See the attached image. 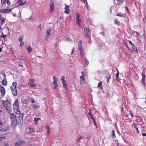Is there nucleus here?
I'll return each mask as SVG.
<instances>
[{
    "mask_svg": "<svg viewBox=\"0 0 146 146\" xmlns=\"http://www.w3.org/2000/svg\"><path fill=\"white\" fill-rule=\"evenodd\" d=\"M82 42L80 40L78 43V49L80 51V54L82 57L84 56V50L82 46Z\"/></svg>",
    "mask_w": 146,
    "mask_h": 146,
    "instance_id": "f257e3e1",
    "label": "nucleus"
},
{
    "mask_svg": "<svg viewBox=\"0 0 146 146\" xmlns=\"http://www.w3.org/2000/svg\"><path fill=\"white\" fill-rule=\"evenodd\" d=\"M13 109L15 111H17L19 110V107L18 103V99H16L14 102L13 105Z\"/></svg>",
    "mask_w": 146,
    "mask_h": 146,
    "instance_id": "f03ea898",
    "label": "nucleus"
},
{
    "mask_svg": "<svg viewBox=\"0 0 146 146\" xmlns=\"http://www.w3.org/2000/svg\"><path fill=\"white\" fill-rule=\"evenodd\" d=\"M3 105L5 107L6 109L9 112H11V108L9 105L7 104V103L5 101L3 100L2 102Z\"/></svg>",
    "mask_w": 146,
    "mask_h": 146,
    "instance_id": "7ed1b4c3",
    "label": "nucleus"
},
{
    "mask_svg": "<svg viewBox=\"0 0 146 146\" xmlns=\"http://www.w3.org/2000/svg\"><path fill=\"white\" fill-rule=\"evenodd\" d=\"M11 120L12 123L15 124L17 123L16 116L14 113H11L10 116Z\"/></svg>",
    "mask_w": 146,
    "mask_h": 146,
    "instance_id": "20e7f679",
    "label": "nucleus"
},
{
    "mask_svg": "<svg viewBox=\"0 0 146 146\" xmlns=\"http://www.w3.org/2000/svg\"><path fill=\"white\" fill-rule=\"evenodd\" d=\"M24 38L23 36H20L18 38V41L20 43L19 46L20 47H21L24 44V42L23 40Z\"/></svg>",
    "mask_w": 146,
    "mask_h": 146,
    "instance_id": "39448f33",
    "label": "nucleus"
},
{
    "mask_svg": "<svg viewBox=\"0 0 146 146\" xmlns=\"http://www.w3.org/2000/svg\"><path fill=\"white\" fill-rule=\"evenodd\" d=\"M49 5L50 6V12H52L54 9V5L53 0H51L50 2Z\"/></svg>",
    "mask_w": 146,
    "mask_h": 146,
    "instance_id": "423d86ee",
    "label": "nucleus"
},
{
    "mask_svg": "<svg viewBox=\"0 0 146 146\" xmlns=\"http://www.w3.org/2000/svg\"><path fill=\"white\" fill-rule=\"evenodd\" d=\"M0 91L1 93V96L3 97L5 94V90L3 87L0 85Z\"/></svg>",
    "mask_w": 146,
    "mask_h": 146,
    "instance_id": "0eeeda50",
    "label": "nucleus"
},
{
    "mask_svg": "<svg viewBox=\"0 0 146 146\" xmlns=\"http://www.w3.org/2000/svg\"><path fill=\"white\" fill-rule=\"evenodd\" d=\"M29 82L28 83L29 85L32 87H34L36 85L35 84V81L33 79H29Z\"/></svg>",
    "mask_w": 146,
    "mask_h": 146,
    "instance_id": "6e6552de",
    "label": "nucleus"
},
{
    "mask_svg": "<svg viewBox=\"0 0 146 146\" xmlns=\"http://www.w3.org/2000/svg\"><path fill=\"white\" fill-rule=\"evenodd\" d=\"M142 81H141V84L144 87H145V80L146 78V76L144 74H142Z\"/></svg>",
    "mask_w": 146,
    "mask_h": 146,
    "instance_id": "1a4fd4ad",
    "label": "nucleus"
},
{
    "mask_svg": "<svg viewBox=\"0 0 146 146\" xmlns=\"http://www.w3.org/2000/svg\"><path fill=\"white\" fill-rule=\"evenodd\" d=\"M89 31L86 27H85L84 28V33L85 36L86 37H89V35L88 34Z\"/></svg>",
    "mask_w": 146,
    "mask_h": 146,
    "instance_id": "9d476101",
    "label": "nucleus"
},
{
    "mask_svg": "<svg viewBox=\"0 0 146 146\" xmlns=\"http://www.w3.org/2000/svg\"><path fill=\"white\" fill-rule=\"evenodd\" d=\"M9 128L8 127H0V131L6 132L9 130Z\"/></svg>",
    "mask_w": 146,
    "mask_h": 146,
    "instance_id": "9b49d317",
    "label": "nucleus"
},
{
    "mask_svg": "<svg viewBox=\"0 0 146 146\" xmlns=\"http://www.w3.org/2000/svg\"><path fill=\"white\" fill-rule=\"evenodd\" d=\"M17 86V83L15 82H13L12 83V84L11 85V90H16V87Z\"/></svg>",
    "mask_w": 146,
    "mask_h": 146,
    "instance_id": "f8f14e48",
    "label": "nucleus"
},
{
    "mask_svg": "<svg viewBox=\"0 0 146 146\" xmlns=\"http://www.w3.org/2000/svg\"><path fill=\"white\" fill-rule=\"evenodd\" d=\"M85 77H83L82 76H80V83L82 85H83L85 84L86 80Z\"/></svg>",
    "mask_w": 146,
    "mask_h": 146,
    "instance_id": "ddd939ff",
    "label": "nucleus"
},
{
    "mask_svg": "<svg viewBox=\"0 0 146 146\" xmlns=\"http://www.w3.org/2000/svg\"><path fill=\"white\" fill-rule=\"evenodd\" d=\"M64 13L66 14H68L69 12V6L68 5H66L64 8Z\"/></svg>",
    "mask_w": 146,
    "mask_h": 146,
    "instance_id": "4468645a",
    "label": "nucleus"
},
{
    "mask_svg": "<svg viewBox=\"0 0 146 146\" xmlns=\"http://www.w3.org/2000/svg\"><path fill=\"white\" fill-rule=\"evenodd\" d=\"M51 31V28L48 29L46 31V36H50L51 34L50 33Z\"/></svg>",
    "mask_w": 146,
    "mask_h": 146,
    "instance_id": "2eb2a0df",
    "label": "nucleus"
},
{
    "mask_svg": "<svg viewBox=\"0 0 146 146\" xmlns=\"http://www.w3.org/2000/svg\"><path fill=\"white\" fill-rule=\"evenodd\" d=\"M13 94L15 96H16L17 95V90H11Z\"/></svg>",
    "mask_w": 146,
    "mask_h": 146,
    "instance_id": "dca6fc26",
    "label": "nucleus"
},
{
    "mask_svg": "<svg viewBox=\"0 0 146 146\" xmlns=\"http://www.w3.org/2000/svg\"><path fill=\"white\" fill-rule=\"evenodd\" d=\"M53 84H57V79L56 78L55 76L53 77Z\"/></svg>",
    "mask_w": 146,
    "mask_h": 146,
    "instance_id": "f3484780",
    "label": "nucleus"
},
{
    "mask_svg": "<svg viewBox=\"0 0 146 146\" xmlns=\"http://www.w3.org/2000/svg\"><path fill=\"white\" fill-rule=\"evenodd\" d=\"M117 16L122 17H124L125 16V14H123L121 13H119L117 14Z\"/></svg>",
    "mask_w": 146,
    "mask_h": 146,
    "instance_id": "a211bd4d",
    "label": "nucleus"
},
{
    "mask_svg": "<svg viewBox=\"0 0 146 146\" xmlns=\"http://www.w3.org/2000/svg\"><path fill=\"white\" fill-rule=\"evenodd\" d=\"M77 20L76 23L78 24V26H80V23L81 22V20L80 19H76Z\"/></svg>",
    "mask_w": 146,
    "mask_h": 146,
    "instance_id": "6ab92c4d",
    "label": "nucleus"
},
{
    "mask_svg": "<svg viewBox=\"0 0 146 146\" xmlns=\"http://www.w3.org/2000/svg\"><path fill=\"white\" fill-rule=\"evenodd\" d=\"M2 83L3 85L6 86L7 84V82L6 79H4L2 81Z\"/></svg>",
    "mask_w": 146,
    "mask_h": 146,
    "instance_id": "aec40b11",
    "label": "nucleus"
},
{
    "mask_svg": "<svg viewBox=\"0 0 146 146\" xmlns=\"http://www.w3.org/2000/svg\"><path fill=\"white\" fill-rule=\"evenodd\" d=\"M132 47L133 50L135 51V52H138V50H137V47H136L135 45H133V46H132Z\"/></svg>",
    "mask_w": 146,
    "mask_h": 146,
    "instance_id": "412c9836",
    "label": "nucleus"
},
{
    "mask_svg": "<svg viewBox=\"0 0 146 146\" xmlns=\"http://www.w3.org/2000/svg\"><path fill=\"white\" fill-rule=\"evenodd\" d=\"M7 0H1V2L3 6L5 5L6 4Z\"/></svg>",
    "mask_w": 146,
    "mask_h": 146,
    "instance_id": "4be33fe9",
    "label": "nucleus"
},
{
    "mask_svg": "<svg viewBox=\"0 0 146 146\" xmlns=\"http://www.w3.org/2000/svg\"><path fill=\"white\" fill-rule=\"evenodd\" d=\"M98 87H99L101 89H103V87L102 85V82H100L98 84Z\"/></svg>",
    "mask_w": 146,
    "mask_h": 146,
    "instance_id": "5701e85b",
    "label": "nucleus"
},
{
    "mask_svg": "<svg viewBox=\"0 0 146 146\" xmlns=\"http://www.w3.org/2000/svg\"><path fill=\"white\" fill-rule=\"evenodd\" d=\"M112 137L113 138L115 137V131L114 130H113L111 131Z\"/></svg>",
    "mask_w": 146,
    "mask_h": 146,
    "instance_id": "b1692460",
    "label": "nucleus"
},
{
    "mask_svg": "<svg viewBox=\"0 0 146 146\" xmlns=\"http://www.w3.org/2000/svg\"><path fill=\"white\" fill-rule=\"evenodd\" d=\"M0 20H1V24H0V25L1 24V25H2L5 22V19L3 18H1V19H0Z\"/></svg>",
    "mask_w": 146,
    "mask_h": 146,
    "instance_id": "393cba45",
    "label": "nucleus"
},
{
    "mask_svg": "<svg viewBox=\"0 0 146 146\" xmlns=\"http://www.w3.org/2000/svg\"><path fill=\"white\" fill-rule=\"evenodd\" d=\"M12 9H5V13H9L12 11Z\"/></svg>",
    "mask_w": 146,
    "mask_h": 146,
    "instance_id": "a878e982",
    "label": "nucleus"
},
{
    "mask_svg": "<svg viewBox=\"0 0 146 146\" xmlns=\"http://www.w3.org/2000/svg\"><path fill=\"white\" fill-rule=\"evenodd\" d=\"M115 24H117L118 25H120V22L119 21H117L116 19H115Z\"/></svg>",
    "mask_w": 146,
    "mask_h": 146,
    "instance_id": "bb28decb",
    "label": "nucleus"
},
{
    "mask_svg": "<svg viewBox=\"0 0 146 146\" xmlns=\"http://www.w3.org/2000/svg\"><path fill=\"white\" fill-rule=\"evenodd\" d=\"M27 49L29 53H30L32 51V48L30 46L28 47Z\"/></svg>",
    "mask_w": 146,
    "mask_h": 146,
    "instance_id": "cd10ccee",
    "label": "nucleus"
},
{
    "mask_svg": "<svg viewBox=\"0 0 146 146\" xmlns=\"http://www.w3.org/2000/svg\"><path fill=\"white\" fill-rule=\"evenodd\" d=\"M111 78V76L109 75L106 78L107 82L108 83L109 82V80Z\"/></svg>",
    "mask_w": 146,
    "mask_h": 146,
    "instance_id": "c85d7f7f",
    "label": "nucleus"
},
{
    "mask_svg": "<svg viewBox=\"0 0 146 146\" xmlns=\"http://www.w3.org/2000/svg\"><path fill=\"white\" fill-rule=\"evenodd\" d=\"M33 106L34 108L36 109H37L40 108V107L39 106H38L35 104H33Z\"/></svg>",
    "mask_w": 146,
    "mask_h": 146,
    "instance_id": "c756f323",
    "label": "nucleus"
},
{
    "mask_svg": "<svg viewBox=\"0 0 146 146\" xmlns=\"http://www.w3.org/2000/svg\"><path fill=\"white\" fill-rule=\"evenodd\" d=\"M118 76H119V73L118 71H117V73L115 75L116 79L117 80H119V78L118 77Z\"/></svg>",
    "mask_w": 146,
    "mask_h": 146,
    "instance_id": "7c9ffc66",
    "label": "nucleus"
},
{
    "mask_svg": "<svg viewBox=\"0 0 146 146\" xmlns=\"http://www.w3.org/2000/svg\"><path fill=\"white\" fill-rule=\"evenodd\" d=\"M88 63H89L88 61L87 60H86L85 62V64H84V67H86L88 65Z\"/></svg>",
    "mask_w": 146,
    "mask_h": 146,
    "instance_id": "2f4dec72",
    "label": "nucleus"
},
{
    "mask_svg": "<svg viewBox=\"0 0 146 146\" xmlns=\"http://www.w3.org/2000/svg\"><path fill=\"white\" fill-rule=\"evenodd\" d=\"M63 87L65 90H66L67 89V84L66 83L63 85Z\"/></svg>",
    "mask_w": 146,
    "mask_h": 146,
    "instance_id": "473e14b6",
    "label": "nucleus"
},
{
    "mask_svg": "<svg viewBox=\"0 0 146 146\" xmlns=\"http://www.w3.org/2000/svg\"><path fill=\"white\" fill-rule=\"evenodd\" d=\"M0 12L1 13H5V9H0Z\"/></svg>",
    "mask_w": 146,
    "mask_h": 146,
    "instance_id": "72a5a7b5",
    "label": "nucleus"
},
{
    "mask_svg": "<svg viewBox=\"0 0 146 146\" xmlns=\"http://www.w3.org/2000/svg\"><path fill=\"white\" fill-rule=\"evenodd\" d=\"M122 3V2H121V1H120L119 3H115L116 4V5H115L117 7H119L121 5V3Z\"/></svg>",
    "mask_w": 146,
    "mask_h": 146,
    "instance_id": "f704fd0d",
    "label": "nucleus"
},
{
    "mask_svg": "<svg viewBox=\"0 0 146 146\" xmlns=\"http://www.w3.org/2000/svg\"><path fill=\"white\" fill-rule=\"evenodd\" d=\"M83 138V137L82 136H80V137H79V138H78L77 139V142H79L80 140L82 139Z\"/></svg>",
    "mask_w": 146,
    "mask_h": 146,
    "instance_id": "c9c22d12",
    "label": "nucleus"
},
{
    "mask_svg": "<svg viewBox=\"0 0 146 146\" xmlns=\"http://www.w3.org/2000/svg\"><path fill=\"white\" fill-rule=\"evenodd\" d=\"M35 129L33 128H30L29 129V131L31 132H33L35 131Z\"/></svg>",
    "mask_w": 146,
    "mask_h": 146,
    "instance_id": "e433bc0d",
    "label": "nucleus"
},
{
    "mask_svg": "<svg viewBox=\"0 0 146 146\" xmlns=\"http://www.w3.org/2000/svg\"><path fill=\"white\" fill-rule=\"evenodd\" d=\"M22 102L24 104H27L28 103V100H27L25 99L24 100H23L22 101Z\"/></svg>",
    "mask_w": 146,
    "mask_h": 146,
    "instance_id": "4c0bfd02",
    "label": "nucleus"
},
{
    "mask_svg": "<svg viewBox=\"0 0 146 146\" xmlns=\"http://www.w3.org/2000/svg\"><path fill=\"white\" fill-rule=\"evenodd\" d=\"M34 119L35 122H38L39 121V120H40V119L35 117L34 118Z\"/></svg>",
    "mask_w": 146,
    "mask_h": 146,
    "instance_id": "58836bf2",
    "label": "nucleus"
},
{
    "mask_svg": "<svg viewBox=\"0 0 146 146\" xmlns=\"http://www.w3.org/2000/svg\"><path fill=\"white\" fill-rule=\"evenodd\" d=\"M65 77L63 76H61V78L60 79V80L61 81H65Z\"/></svg>",
    "mask_w": 146,
    "mask_h": 146,
    "instance_id": "ea45409f",
    "label": "nucleus"
},
{
    "mask_svg": "<svg viewBox=\"0 0 146 146\" xmlns=\"http://www.w3.org/2000/svg\"><path fill=\"white\" fill-rule=\"evenodd\" d=\"M53 84L54 85V86L53 87L54 89H56L58 87V85L57 84Z\"/></svg>",
    "mask_w": 146,
    "mask_h": 146,
    "instance_id": "a19ab883",
    "label": "nucleus"
},
{
    "mask_svg": "<svg viewBox=\"0 0 146 146\" xmlns=\"http://www.w3.org/2000/svg\"><path fill=\"white\" fill-rule=\"evenodd\" d=\"M90 117L91 119L94 122L95 121V119L93 115H91Z\"/></svg>",
    "mask_w": 146,
    "mask_h": 146,
    "instance_id": "79ce46f5",
    "label": "nucleus"
},
{
    "mask_svg": "<svg viewBox=\"0 0 146 146\" xmlns=\"http://www.w3.org/2000/svg\"><path fill=\"white\" fill-rule=\"evenodd\" d=\"M76 15L77 16L76 17V19H79V18L80 17V15H79V14L78 13H76Z\"/></svg>",
    "mask_w": 146,
    "mask_h": 146,
    "instance_id": "37998d69",
    "label": "nucleus"
},
{
    "mask_svg": "<svg viewBox=\"0 0 146 146\" xmlns=\"http://www.w3.org/2000/svg\"><path fill=\"white\" fill-rule=\"evenodd\" d=\"M81 74H82V75L81 76H82L83 77H85V74L84 72L83 71H82L81 72Z\"/></svg>",
    "mask_w": 146,
    "mask_h": 146,
    "instance_id": "c03bdc74",
    "label": "nucleus"
},
{
    "mask_svg": "<svg viewBox=\"0 0 146 146\" xmlns=\"http://www.w3.org/2000/svg\"><path fill=\"white\" fill-rule=\"evenodd\" d=\"M20 143L22 145H24L25 144V142L23 141H21L20 142Z\"/></svg>",
    "mask_w": 146,
    "mask_h": 146,
    "instance_id": "a18cd8bd",
    "label": "nucleus"
},
{
    "mask_svg": "<svg viewBox=\"0 0 146 146\" xmlns=\"http://www.w3.org/2000/svg\"><path fill=\"white\" fill-rule=\"evenodd\" d=\"M15 146H21L19 142L15 143Z\"/></svg>",
    "mask_w": 146,
    "mask_h": 146,
    "instance_id": "49530a36",
    "label": "nucleus"
},
{
    "mask_svg": "<svg viewBox=\"0 0 146 146\" xmlns=\"http://www.w3.org/2000/svg\"><path fill=\"white\" fill-rule=\"evenodd\" d=\"M128 42L129 44L132 46L134 45V44L130 40H129Z\"/></svg>",
    "mask_w": 146,
    "mask_h": 146,
    "instance_id": "de8ad7c7",
    "label": "nucleus"
},
{
    "mask_svg": "<svg viewBox=\"0 0 146 146\" xmlns=\"http://www.w3.org/2000/svg\"><path fill=\"white\" fill-rule=\"evenodd\" d=\"M6 3H7L8 6L10 4V2L9 0H7Z\"/></svg>",
    "mask_w": 146,
    "mask_h": 146,
    "instance_id": "09e8293b",
    "label": "nucleus"
},
{
    "mask_svg": "<svg viewBox=\"0 0 146 146\" xmlns=\"http://www.w3.org/2000/svg\"><path fill=\"white\" fill-rule=\"evenodd\" d=\"M50 130L47 131V133L46 135H47V136L48 137L49 136V134H50Z\"/></svg>",
    "mask_w": 146,
    "mask_h": 146,
    "instance_id": "8fccbe9b",
    "label": "nucleus"
},
{
    "mask_svg": "<svg viewBox=\"0 0 146 146\" xmlns=\"http://www.w3.org/2000/svg\"><path fill=\"white\" fill-rule=\"evenodd\" d=\"M50 36H48L46 35L45 36V40L46 41H47L48 40V37Z\"/></svg>",
    "mask_w": 146,
    "mask_h": 146,
    "instance_id": "3c124183",
    "label": "nucleus"
},
{
    "mask_svg": "<svg viewBox=\"0 0 146 146\" xmlns=\"http://www.w3.org/2000/svg\"><path fill=\"white\" fill-rule=\"evenodd\" d=\"M45 129L47 131L49 130L50 129V128L48 125H47L46 126Z\"/></svg>",
    "mask_w": 146,
    "mask_h": 146,
    "instance_id": "603ef678",
    "label": "nucleus"
},
{
    "mask_svg": "<svg viewBox=\"0 0 146 146\" xmlns=\"http://www.w3.org/2000/svg\"><path fill=\"white\" fill-rule=\"evenodd\" d=\"M135 127L136 129V131H137V133H139V131L137 127L135 126Z\"/></svg>",
    "mask_w": 146,
    "mask_h": 146,
    "instance_id": "864d4df0",
    "label": "nucleus"
},
{
    "mask_svg": "<svg viewBox=\"0 0 146 146\" xmlns=\"http://www.w3.org/2000/svg\"><path fill=\"white\" fill-rule=\"evenodd\" d=\"M1 34H2V38H6V37H7V36L6 35H3V33H1Z\"/></svg>",
    "mask_w": 146,
    "mask_h": 146,
    "instance_id": "5fc2aeb1",
    "label": "nucleus"
},
{
    "mask_svg": "<svg viewBox=\"0 0 146 146\" xmlns=\"http://www.w3.org/2000/svg\"><path fill=\"white\" fill-rule=\"evenodd\" d=\"M6 137H0V141H2L3 139H5Z\"/></svg>",
    "mask_w": 146,
    "mask_h": 146,
    "instance_id": "6e6d98bb",
    "label": "nucleus"
},
{
    "mask_svg": "<svg viewBox=\"0 0 146 146\" xmlns=\"http://www.w3.org/2000/svg\"><path fill=\"white\" fill-rule=\"evenodd\" d=\"M91 110L90 109L89 110L90 112L89 113H88V114L89 115V116H90V117L91 115H92L91 114V113L90 112Z\"/></svg>",
    "mask_w": 146,
    "mask_h": 146,
    "instance_id": "4d7b16f0",
    "label": "nucleus"
},
{
    "mask_svg": "<svg viewBox=\"0 0 146 146\" xmlns=\"http://www.w3.org/2000/svg\"><path fill=\"white\" fill-rule=\"evenodd\" d=\"M129 115H130L131 116V117H133V114L130 111V112L129 113Z\"/></svg>",
    "mask_w": 146,
    "mask_h": 146,
    "instance_id": "13d9d810",
    "label": "nucleus"
},
{
    "mask_svg": "<svg viewBox=\"0 0 146 146\" xmlns=\"http://www.w3.org/2000/svg\"><path fill=\"white\" fill-rule=\"evenodd\" d=\"M74 50H75L74 47L72 49V52L71 53V54H73V53H74Z\"/></svg>",
    "mask_w": 146,
    "mask_h": 146,
    "instance_id": "bf43d9fd",
    "label": "nucleus"
},
{
    "mask_svg": "<svg viewBox=\"0 0 146 146\" xmlns=\"http://www.w3.org/2000/svg\"><path fill=\"white\" fill-rule=\"evenodd\" d=\"M62 81V83L63 84V85L66 83V80L62 81Z\"/></svg>",
    "mask_w": 146,
    "mask_h": 146,
    "instance_id": "052dcab7",
    "label": "nucleus"
},
{
    "mask_svg": "<svg viewBox=\"0 0 146 146\" xmlns=\"http://www.w3.org/2000/svg\"><path fill=\"white\" fill-rule=\"evenodd\" d=\"M38 28L40 29L41 30L42 29V26L40 24L38 26Z\"/></svg>",
    "mask_w": 146,
    "mask_h": 146,
    "instance_id": "680f3d73",
    "label": "nucleus"
},
{
    "mask_svg": "<svg viewBox=\"0 0 146 146\" xmlns=\"http://www.w3.org/2000/svg\"><path fill=\"white\" fill-rule=\"evenodd\" d=\"M142 134L143 136L146 137V133H142Z\"/></svg>",
    "mask_w": 146,
    "mask_h": 146,
    "instance_id": "e2e57ef3",
    "label": "nucleus"
},
{
    "mask_svg": "<svg viewBox=\"0 0 146 146\" xmlns=\"http://www.w3.org/2000/svg\"><path fill=\"white\" fill-rule=\"evenodd\" d=\"M31 102L32 103H34L35 102V100H33V99H32V100H31Z\"/></svg>",
    "mask_w": 146,
    "mask_h": 146,
    "instance_id": "0e129e2a",
    "label": "nucleus"
},
{
    "mask_svg": "<svg viewBox=\"0 0 146 146\" xmlns=\"http://www.w3.org/2000/svg\"><path fill=\"white\" fill-rule=\"evenodd\" d=\"M29 19H30L31 21H33V18H32V17L31 16L29 18Z\"/></svg>",
    "mask_w": 146,
    "mask_h": 146,
    "instance_id": "69168bd1",
    "label": "nucleus"
},
{
    "mask_svg": "<svg viewBox=\"0 0 146 146\" xmlns=\"http://www.w3.org/2000/svg\"><path fill=\"white\" fill-rule=\"evenodd\" d=\"M100 34H102V35L104 36H105V33L104 32H102L100 33Z\"/></svg>",
    "mask_w": 146,
    "mask_h": 146,
    "instance_id": "338daca9",
    "label": "nucleus"
},
{
    "mask_svg": "<svg viewBox=\"0 0 146 146\" xmlns=\"http://www.w3.org/2000/svg\"><path fill=\"white\" fill-rule=\"evenodd\" d=\"M25 4V3H22L20 4V6H22L23 5H24Z\"/></svg>",
    "mask_w": 146,
    "mask_h": 146,
    "instance_id": "774afa93",
    "label": "nucleus"
}]
</instances>
